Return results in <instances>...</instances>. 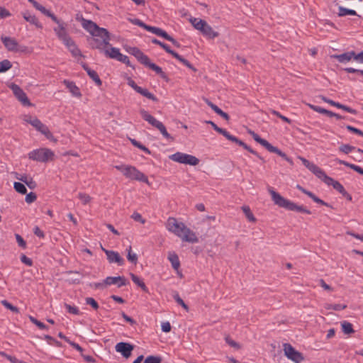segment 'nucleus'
<instances>
[{"label": "nucleus", "instance_id": "obj_22", "mask_svg": "<svg viewBox=\"0 0 363 363\" xmlns=\"http://www.w3.org/2000/svg\"><path fill=\"white\" fill-rule=\"evenodd\" d=\"M308 169L322 181H324L328 177L325 172L314 163H311Z\"/></svg>", "mask_w": 363, "mask_h": 363}, {"label": "nucleus", "instance_id": "obj_16", "mask_svg": "<svg viewBox=\"0 0 363 363\" xmlns=\"http://www.w3.org/2000/svg\"><path fill=\"white\" fill-rule=\"evenodd\" d=\"M1 40L9 51H16L18 43L15 38L1 35Z\"/></svg>", "mask_w": 363, "mask_h": 363}, {"label": "nucleus", "instance_id": "obj_48", "mask_svg": "<svg viewBox=\"0 0 363 363\" xmlns=\"http://www.w3.org/2000/svg\"><path fill=\"white\" fill-rule=\"evenodd\" d=\"M1 303L4 306H5L7 309H9L12 312H13L15 313H19V309L16 306H13L11 303H10L6 300H2L1 301Z\"/></svg>", "mask_w": 363, "mask_h": 363}, {"label": "nucleus", "instance_id": "obj_43", "mask_svg": "<svg viewBox=\"0 0 363 363\" xmlns=\"http://www.w3.org/2000/svg\"><path fill=\"white\" fill-rule=\"evenodd\" d=\"M13 188L18 193L21 194H26L27 192L25 185L21 182H14Z\"/></svg>", "mask_w": 363, "mask_h": 363}, {"label": "nucleus", "instance_id": "obj_55", "mask_svg": "<svg viewBox=\"0 0 363 363\" xmlns=\"http://www.w3.org/2000/svg\"><path fill=\"white\" fill-rule=\"evenodd\" d=\"M85 302L87 305H90L94 310H97L99 308L98 303L91 297L86 298Z\"/></svg>", "mask_w": 363, "mask_h": 363}, {"label": "nucleus", "instance_id": "obj_31", "mask_svg": "<svg viewBox=\"0 0 363 363\" xmlns=\"http://www.w3.org/2000/svg\"><path fill=\"white\" fill-rule=\"evenodd\" d=\"M130 276L131 277L132 281L137 286H138L140 288H141V289L144 292L149 293V290H148L147 287L146 286L145 284L144 283V281L142 279H140L138 276H136L135 274H134L133 273H130Z\"/></svg>", "mask_w": 363, "mask_h": 363}, {"label": "nucleus", "instance_id": "obj_29", "mask_svg": "<svg viewBox=\"0 0 363 363\" xmlns=\"http://www.w3.org/2000/svg\"><path fill=\"white\" fill-rule=\"evenodd\" d=\"M67 48L69 49V50L71 52L73 56L77 57L81 55V52L79 49L77 48L74 42L71 38L68 41L64 43Z\"/></svg>", "mask_w": 363, "mask_h": 363}, {"label": "nucleus", "instance_id": "obj_11", "mask_svg": "<svg viewBox=\"0 0 363 363\" xmlns=\"http://www.w3.org/2000/svg\"><path fill=\"white\" fill-rule=\"evenodd\" d=\"M57 24V27L54 28V32L55 33L57 38L62 40L64 43L71 39L67 31V24L57 18V22H55Z\"/></svg>", "mask_w": 363, "mask_h": 363}, {"label": "nucleus", "instance_id": "obj_12", "mask_svg": "<svg viewBox=\"0 0 363 363\" xmlns=\"http://www.w3.org/2000/svg\"><path fill=\"white\" fill-rule=\"evenodd\" d=\"M161 48H162L167 53L172 55L174 58L182 62L184 65L192 69L194 72H196L197 69L185 58L182 56L179 55L177 52L172 50L169 45L162 43L161 45Z\"/></svg>", "mask_w": 363, "mask_h": 363}, {"label": "nucleus", "instance_id": "obj_3", "mask_svg": "<svg viewBox=\"0 0 363 363\" xmlns=\"http://www.w3.org/2000/svg\"><path fill=\"white\" fill-rule=\"evenodd\" d=\"M268 191L270 194L274 204L279 207L291 211L303 213L308 215L311 214V211L307 209L304 206L298 205L296 203L285 199L281 194L275 191L272 187H269Z\"/></svg>", "mask_w": 363, "mask_h": 363}, {"label": "nucleus", "instance_id": "obj_27", "mask_svg": "<svg viewBox=\"0 0 363 363\" xmlns=\"http://www.w3.org/2000/svg\"><path fill=\"white\" fill-rule=\"evenodd\" d=\"M168 259L171 262L172 268L178 271L180 267V262L178 255L174 252H169L168 254Z\"/></svg>", "mask_w": 363, "mask_h": 363}, {"label": "nucleus", "instance_id": "obj_59", "mask_svg": "<svg viewBox=\"0 0 363 363\" xmlns=\"http://www.w3.org/2000/svg\"><path fill=\"white\" fill-rule=\"evenodd\" d=\"M37 199V196H36V194L34 193V192H30L29 194H28L26 196V202L28 203H31L33 202H34Z\"/></svg>", "mask_w": 363, "mask_h": 363}, {"label": "nucleus", "instance_id": "obj_18", "mask_svg": "<svg viewBox=\"0 0 363 363\" xmlns=\"http://www.w3.org/2000/svg\"><path fill=\"white\" fill-rule=\"evenodd\" d=\"M224 137L228 139V140L233 142L236 144H238L240 146H242L245 150H247L252 154H256V151L252 150L250 146H248L247 144H245L243 141L238 139L237 137L230 134L228 131L224 135Z\"/></svg>", "mask_w": 363, "mask_h": 363}, {"label": "nucleus", "instance_id": "obj_46", "mask_svg": "<svg viewBox=\"0 0 363 363\" xmlns=\"http://www.w3.org/2000/svg\"><path fill=\"white\" fill-rule=\"evenodd\" d=\"M356 147L348 144H342L339 147V150L345 154H349L352 150H355Z\"/></svg>", "mask_w": 363, "mask_h": 363}, {"label": "nucleus", "instance_id": "obj_13", "mask_svg": "<svg viewBox=\"0 0 363 363\" xmlns=\"http://www.w3.org/2000/svg\"><path fill=\"white\" fill-rule=\"evenodd\" d=\"M115 350L117 352L121 353L123 357L128 359L131 356L134 345L128 342H120L116 345Z\"/></svg>", "mask_w": 363, "mask_h": 363}, {"label": "nucleus", "instance_id": "obj_7", "mask_svg": "<svg viewBox=\"0 0 363 363\" xmlns=\"http://www.w3.org/2000/svg\"><path fill=\"white\" fill-rule=\"evenodd\" d=\"M172 160L181 163L196 166L199 163V160L195 156L177 152L169 156Z\"/></svg>", "mask_w": 363, "mask_h": 363}, {"label": "nucleus", "instance_id": "obj_60", "mask_svg": "<svg viewBox=\"0 0 363 363\" xmlns=\"http://www.w3.org/2000/svg\"><path fill=\"white\" fill-rule=\"evenodd\" d=\"M205 101H206V104L208 106H210L218 115L220 113V111H222V110L218 106H217L216 104L212 103L208 99H205Z\"/></svg>", "mask_w": 363, "mask_h": 363}, {"label": "nucleus", "instance_id": "obj_37", "mask_svg": "<svg viewBox=\"0 0 363 363\" xmlns=\"http://www.w3.org/2000/svg\"><path fill=\"white\" fill-rule=\"evenodd\" d=\"M342 330L345 334L350 335L354 333L352 323L346 320L341 322Z\"/></svg>", "mask_w": 363, "mask_h": 363}, {"label": "nucleus", "instance_id": "obj_8", "mask_svg": "<svg viewBox=\"0 0 363 363\" xmlns=\"http://www.w3.org/2000/svg\"><path fill=\"white\" fill-rule=\"evenodd\" d=\"M125 177L139 182H144L147 184H150L148 178L143 172L139 171L136 167L130 165H127V169H125Z\"/></svg>", "mask_w": 363, "mask_h": 363}, {"label": "nucleus", "instance_id": "obj_4", "mask_svg": "<svg viewBox=\"0 0 363 363\" xmlns=\"http://www.w3.org/2000/svg\"><path fill=\"white\" fill-rule=\"evenodd\" d=\"M126 50L129 54L133 55L140 64L155 72L162 79L168 80L167 74L162 71V68L156 64L151 62L148 56L144 54L139 48L129 47Z\"/></svg>", "mask_w": 363, "mask_h": 363}, {"label": "nucleus", "instance_id": "obj_20", "mask_svg": "<svg viewBox=\"0 0 363 363\" xmlns=\"http://www.w3.org/2000/svg\"><path fill=\"white\" fill-rule=\"evenodd\" d=\"M24 121L28 123H30L32 126H33L38 131L42 132L45 128L46 125L43 124L38 118L31 117L30 116H26Z\"/></svg>", "mask_w": 363, "mask_h": 363}, {"label": "nucleus", "instance_id": "obj_47", "mask_svg": "<svg viewBox=\"0 0 363 363\" xmlns=\"http://www.w3.org/2000/svg\"><path fill=\"white\" fill-rule=\"evenodd\" d=\"M205 123H207V124H210L211 126H212V128L216 132H218V133L223 135V136L225 134V133L227 132V130L225 129H223V128H221L218 127L214 122H213L211 121H206Z\"/></svg>", "mask_w": 363, "mask_h": 363}, {"label": "nucleus", "instance_id": "obj_54", "mask_svg": "<svg viewBox=\"0 0 363 363\" xmlns=\"http://www.w3.org/2000/svg\"><path fill=\"white\" fill-rule=\"evenodd\" d=\"M162 358L158 356H148L144 361V363H161Z\"/></svg>", "mask_w": 363, "mask_h": 363}, {"label": "nucleus", "instance_id": "obj_53", "mask_svg": "<svg viewBox=\"0 0 363 363\" xmlns=\"http://www.w3.org/2000/svg\"><path fill=\"white\" fill-rule=\"evenodd\" d=\"M174 298L175 301L180 305L184 309H185L186 311H189L188 306L184 303V301L182 300V298L179 296L177 293H176L174 295Z\"/></svg>", "mask_w": 363, "mask_h": 363}, {"label": "nucleus", "instance_id": "obj_25", "mask_svg": "<svg viewBox=\"0 0 363 363\" xmlns=\"http://www.w3.org/2000/svg\"><path fill=\"white\" fill-rule=\"evenodd\" d=\"M23 18L30 24L35 26L38 28H42V24L39 22L35 16L31 15L28 11L22 13Z\"/></svg>", "mask_w": 363, "mask_h": 363}, {"label": "nucleus", "instance_id": "obj_14", "mask_svg": "<svg viewBox=\"0 0 363 363\" xmlns=\"http://www.w3.org/2000/svg\"><path fill=\"white\" fill-rule=\"evenodd\" d=\"M102 250L106 253L109 263H116L118 266L124 264V259L120 256L119 253L113 250H108L101 246Z\"/></svg>", "mask_w": 363, "mask_h": 363}, {"label": "nucleus", "instance_id": "obj_64", "mask_svg": "<svg viewBox=\"0 0 363 363\" xmlns=\"http://www.w3.org/2000/svg\"><path fill=\"white\" fill-rule=\"evenodd\" d=\"M131 218L135 221L140 222L141 223H145V220L143 218L142 216L139 213H133V215L131 216Z\"/></svg>", "mask_w": 363, "mask_h": 363}, {"label": "nucleus", "instance_id": "obj_41", "mask_svg": "<svg viewBox=\"0 0 363 363\" xmlns=\"http://www.w3.org/2000/svg\"><path fill=\"white\" fill-rule=\"evenodd\" d=\"M347 308V305H342V304H330V303H326L325 305V308L327 310H334V311H341L343 309H345Z\"/></svg>", "mask_w": 363, "mask_h": 363}, {"label": "nucleus", "instance_id": "obj_63", "mask_svg": "<svg viewBox=\"0 0 363 363\" xmlns=\"http://www.w3.org/2000/svg\"><path fill=\"white\" fill-rule=\"evenodd\" d=\"M346 128L349 131L363 137V131H362L361 130H359L358 128H354V127H353L352 125H346Z\"/></svg>", "mask_w": 363, "mask_h": 363}, {"label": "nucleus", "instance_id": "obj_51", "mask_svg": "<svg viewBox=\"0 0 363 363\" xmlns=\"http://www.w3.org/2000/svg\"><path fill=\"white\" fill-rule=\"evenodd\" d=\"M41 133L44 135L46 137V138L54 143H56L57 141V140L53 136L52 133L50 131L48 126H46V128L41 132Z\"/></svg>", "mask_w": 363, "mask_h": 363}, {"label": "nucleus", "instance_id": "obj_32", "mask_svg": "<svg viewBox=\"0 0 363 363\" xmlns=\"http://www.w3.org/2000/svg\"><path fill=\"white\" fill-rule=\"evenodd\" d=\"M335 161L340 164H343L347 167H350V169H353L354 171L358 172L359 174L363 175V169L360 167L359 166L355 165L354 164L349 163L345 160H342L340 159H336Z\"/></svg>", "mask_w": 363, "mask_h": 363}, {"label": "nucleus", "instance_id": "obj_34", "mask_svg": "<svg viewBox=\"0 0 363 363\" xmlns=\"http://www.w3.org/2000/svg\"><path fill=\"white\" fill-rule=\"evenodd\" d=\"M338 10L339 12L337 13V16L340 17L345 16L347 15L358 16L359 17L354 10L347 9L342 6H338Z\"/></svg>", "mask_w": 363, "mask_h": 363}, {"label": "nucleus", "instance_id": "obj_10", "mask_svg": "<svg viewBox=\"0 0 363 363\" xmlns=\"http://www.w3.org/2000/svg\"><path fill=\"white\" fill-rule=\"evenodd\" d=\"M284 354L291 361L295 363H301L304 357L298 351L296 350L290 344H284Z\"/></svg>", "mask_w": 363, "mask_h": 363}, {"label": "nucleus", "instance_id": "obj_17", "mask_svg": "<svg viewBox=\"0 0 363 363\" xmlns=\"http://www.w3.org/2000/svg\"><path fill=\"white\" fill-rule=\"evenodd\" d=\"M224 137L228 139V140L233 142L236 144H238L240 146H242L245 150H247L252 154H256V151L252 150L250 146H248L247 144H245L243 141L238 139L237 137L230 134L228 131L224 135Z\"/></svg>", "mask_w": 363, "mask_h": 363}, {"label": "nucleus", "instance_id": "obj_40", "mask_svg": "<svg viewBox=\"0 0 363 363\" xmlns=\"http://www.w3.org/2000/svg\"><path fill=\"white\" fill-rule=\"evenodd\" d=\"M12 67V64L9 60L0 62V73L5 72Z\"/></svg>", "mask_w": 363, "mask_h": 363}, {"label": "nucleus", "instance_id": "obj_58", "mask_svg": "<svg viewBox=\"0 0 363 363\" xmlns=\"http://www.w3.org/2000/svg\"><path fill=\"white\" fill-rule=\"evenodd\" d=\"M271 113L273 115H274V116L279 117V118H281L283 121H284V122H286V123H287L289 124L291 123V119H289L287 117L281 115L279 112H278V111H277L275 110H271Z\"/></svg>", "mask_w": 363, "mask_h": 363}, {"label": "nucleus", "instance_id": "obj_6", "mask_svg": "<svg viewBox=\"0 0 363 363\" xmlns=\"http://www.w3.org/2000/svg\"><path fill=\"white\" fill-rule=\"evenodd\" d=\"M54 152L48 148L34 150L28 153V158L30 160L40 162L52 161L54 160Z\"/></svg>", "mask_w": 363, "mask_h": 363}, {"label": "nucleus", "instance_id": "obj_2", "mask_svg": "<svg viewBox=\"0 0 363 363\" xmlns=\"http://www.w3.org/2000/svg\"><path fill=\"white\" fill-rule=\"evenodd\" d=\"M167 229L180 238L183 241L190 243L199 242L196 233L187 228L184 223H179L174 218H169L167 223Z\"/></svg>", "mask_w": 363, "mask_h": 363}, {"label": "nucleus", "instance_id": "obj_9", "mask_svg": "<svg viewBox=\"0 0 363 363\" xmlns=\"http://www.w3.org/2000/svg\"><path fill=\"white\" fill-rule=\"evenodd\" d=\"M9 87L12 90L14 96L16 97V99L23 105L26 106H30L32 104L30 103V100L28 99L26 94L24 92V91L17 84L14 83H11Z\"/></svg>", "mask_w": 363, "mask_h": 363}, {"label": "nucleus", "instance_id": "obj_57", "mask_svg": "<svg viewBox=\"0 0 363 363\" xmlns=\"http://www.w3.org/2000/svg\"><path fill=\"white\" fill-rule=\"evenodd\" d=\"M310 198L315 203H319V204H321L323 206H328V207H330V208H332V206L325 202L324 201H323L322 199H319L318 196H316L313 193H312L311 196H310Z\"/></svg>", "mask_w": 363, "mask_h": 363}, {"label": "nucleus", "instance_id": "obj_28", "mask_svg": "<svg viewBox=\"0 0 363 363\" xmlns=\"http://www.w3.org/2000/svg\"><path fill=\"white\" fill-rule=\"evenodd\" d=\"M202 34L211 39H213L219 35V33L213 30L212 27L208 23L201 30Z\"/></svg>", "mask_w": 363, "mask_h": 363}, {"label": "nucleus", "instance_id": "obj_19", "mask_svg": "<svg viewBox=\"0 0 363 363\" xmlns=\"http://www.w3.org/2000/svg\"><path fill=\"white\" fill-rule=\"evenodd\" d=\"M355 56V52L354 51H350L344 52L340 55H331L332 58L336 59L340 63H347L352 60H354Z\"/></svg>", "mask_w": 363, "mask_h": 363}, {"label": "nucleus", "instance_id": "obj_42", "mask_svg": "<svg viewBox=\"0 0 363 363\" xmlns=\"http://www.w3.org/2000/svg\"><path fill=\"white\" fill-rule=\"evenodd\" d=\"M127 252H128V255H127L128 260L135 264L138 262V256L136 254L132 252L131 246H129V247L127 249Z\"/></svg>", "mask_w": 363, "mask_h": 363}, {"label": "nucleus", "instance_id": "obj_56", "mask_svg": "<svg viewBox=\"0 0 363 363\" xmlns=\"http://www.w3.org/2000/svg\"><path fill=\"white\" fill-rule=\"evenodd\" d=\"M65 308H67L68 313L74 314V315H79L80 311L79 308L76 306H72L69 304L65 303Z\"/></svg>", "mask_w": 363, "mask_h": 363}, {"label": "nucleus", "instance_id": "obj_50", "mask_svg": "<svg viewBox=\"0 0 363 363\" xmlns=\"http://www.w3.org/2000/svg\"><path fill=\"white\" fill-rule=\"evenodd\" d=\"M78 198L81 200L84 205L89 203L91 201V197L85 193H79Z\"/></svg>", "mask_w": 363, "mask_h": 363}, {"label": "nucleus", "instance_id": "obj_52", "mask_svg": "<svg viewBox=\"0 0 363 363\" xmlns=\"http://www.w3.org/2000/svg\"><path fill=\"white\" fill-rule=\"evenodd\" d=\"M29 319L31 321V323L35 324L40 329H41V330H47L48 329V326L46 325H45L43 323L37 320L35 318H34L33 316H29Z\"/></svg>", "mask_w": 363, "mask_h": 363}, {"label": "nucleus", "instance_id": "obj_33", "mask_svg": "<svg viewBox=\"0 0 363 363\" xmlns=\"http://www.w3.org/2000/svg\"><path fill=\"white\" fill-rule=\"evenodd\" d=\"M189 21L193 25V26L199 31H201L203 28V27L207 24V22L206 21L196 18H191Z\"/></svg>", "mask_w": 363, "mask_h": 363}, {"label": "nucleus", "instance_id": "obj_49", "mask_svg": "<svg viewBox=\"0 0 363 363\" xmlns=\"http://www.w3.org/2000/svg\"><path fill=\"white\" fill-rule=\"evenodd\" d=\"M130 141H131V143L135 147H138L139 149L142 150L143 151H144L145 152H146L147 154H150V150L147 147H146L145 145L141 144L140 142L137 141L135 139H131Z\"/></svg>", "mask_w": 363, "mask_h": 363}, {"label": "nucleus", "instance_id": "obj_38", "mask_svg": "<svg viewBox=\"0 0 363 363\" xmlns=\"http://www.w3.org/2000/svg\"><path fill=\"white\" fill-rule=\"evenodd\" d=\"M242 210L243 213H245V216L247 217V218L250 221H251V222H255L256 221V218L254 216L253 213H252V211H251V210H250L249 206H242Z\"/></svg>", "mask_w": 363, "mask_h": 363}, {"label": "nucleus", "instance_id": "obj_35", "mask_svg": "<svg viewBox=\"0 0 363 363\" xmlns=\"http://www.w3.org/2000/svg\"><path fill=\"white\" fill-rule=\"evenodd\" d=\"M137 92L155 102L158 101V99L147 89L140 87Z\"/></svg>", "mask_w": 363, "mask_h": 363}, {"label": "nucleus", "instance_id": "obj_23", "mask_svg": "<svg viewBox=\"0 0 363 363\" xmlns=\"http://www.w3.org/2000/svg\"><path fill=\"white\" fill-rule=\"evenodd\" d=\"M84 69L86 72L89 77L95 82L97 86H100L102 84V82L99 78L97 72L93 69H91L86 64L82 65Z\"/></svg>", "mask_w": 363, "mask_h": 363}, {"label": "nucleus", "instance_id": "obj_26", "mask_svg": "<svg viewBox=\"0 0 363 363\" xmlns=\"http://www.w3.org/2000/svg\"><path fill=\"white\" fill-rule=\"evenodd\" d=\"M267 150L270 152L276 153L279 156L281 157L284 160L287 161L291 164H293L292 160L278 147L273 146L272 144H270Z\"/></svg>", "mask_w": 363, "mask_h": 363}, {"label": "nucleus", "instance_id": "obj_24", "mask_svg": "<svg viewBox=\"0 0 363 363\" xmlns=\"http://www.w3.org/2000/svg\"><path fill=\"white\" fill-rule=\"evenodd\" d=\"M63 83L73 96L77 97H80L82 96L79 89L76 86L74 82L65 79Z\"/></svg>", "mask_w": 363, "mask_h": 363}, {"label": "nucleus", "instance_id": "obj_39", "mask_svg": "<svg viewBox=\"0 0 363 363\" xmlns=\"http://www.w3.org/2000/svg\"><path fill=\"white\" fill-rule=\"evenodd\" d=\"M118 51H119V49L116 48H113V47H111L110 48H106V50H104V54L106 55V57H108L111 59H113L116 57V55Z\"/></svg>", "mask_w": 363, "mask_h": 363}, {"label": "nucleus", "instance_id": "obj_15", "mask_svg": "<svg viewBox=\"0 0 363 363\" xmlns=\"http://www.w3.org/2000/svg\"><path fill=\"white\" fill-rule=\"evenodd\" d=\"M106 285L116 284L118 288L125 286L128 284L126 279L124 277H108L104 280Z\"/></svg>", "mask_w": 363, "mask_h": 363}, {"label": "nucleus", "instance_id": "obj_5", "mask_svg": "<svg viewBox=\"0 0 363 363\" xmlns=\"http://www.w3.org/2000/svg\"><path fill=\"white\" fill-rule=\"evenodd\" d=\"M140 114L145 121L148 122L151 125L158 129L164 138L172 141L174 140V138L172 137L170 134L167 131L166 127L162 122L157 120L145 109H140Z\"/></svg>", "mask_w": 363, "mask_h": 363}, {"label": "nucleus", "instance_id": "obj_30", "mask_svg": "<svg viewBox=\"0 0 363 363\" xmlns=\"http://www.w3.org/2000/svg\"><path fill=\"white\" fill-rule=\"evenodd\" d=\"M35 9L40 11L46 16L50 18L52 20V21L57 22V18L56 17V16L53 14L51 11L48 10L45 7L40 4L39 3L35 6Z\"/></svg>", "mask_w": 363, "mask_h": 363}, {"label": "nucleus", "instance_id": "obj_61", "mask_svg": "<svg viewBox=\"0 0 363 363\" xmlns=\"http://www.w3.org/2000/svg\"><path fill=\"white\" fill-rule=\"evenodd\" d=\"M15 236L18 245L25 249L26 247V242L23 238L18 234H16Z\"/></svg>", "mask_w": 363, "mask_h": 363}, {"label": "nucleus", "instance_id": "obj_1", "mask_svg": "<svg viewBox=\"0 0 363 363\" xmlns=\"http://www.w3.org/2000/svg\"><path fill=\"white\" fill-rule=\"evenodd\" d=\"M82 26L92 35V38L88 40L92 49L104 52L106 48L111 47L110 33L106 28H100L94 21L84 18H82Z\"/></svg>", "mask_w": 363, "mask_h": 363}, {"label": "nucleus", "instance_id": "obj_44", "mask_svg": "<svg viewBox=\"0 0 363 363\" xmlns=\"http://www.w3.org/2000/svg\"><path fill=\"white\" fill-rule=\"evenodd\" d=\"M253 139L258 143H259L261 145L264 147L266 149L268 148L270 143L265 139L262 138L257 133L255 134L254 137H252Z\"/></svg>", "mask_w": 363, "mask_h": 363}, {"label": "nucleus", "instance_id": "obj_62", "mask_svg": "<svg viewBox=\"0 0 363 363\" xmlns=\"http://www.w3.org/2000/svg\"><path fill=\"white\" fill-rule=\"evenodd\" d=\"M11 16V13L9 10L6 9L4 7L0 6V18H5Z\"/></svg>", "mask_w": 363, "mask_h": 363}, {"label": "nucleus", "instance_id": "obj_45", "mask_svg": "<svg viewBox=\"0 0 363 363\" xmlns=\"http://www.w3.org/2000/svg\"><path fill=\"white\" fill-rule=\"evenodd\" d=\"M334 106H335L338 108H341V109H342L348 113H350L352 114H357V111L355 109H353L349 106H347L340 104L338 102H335Z\"/></svg>", "mask_w": 363, "mask_h": 363}, {"label": "nucleus", "instance_id": "obj_36", "mask_svg": "<svg viewBox=\"0 0 363 363\" xmlns=\"http://www.w3.org/2000/svg\"><path fill=\"white\" fill-rule=\"evenodd\" d=\"M113 59L125 64L128 67L134 68V67L131 65L128 57L121 53L120 50L118 52V53L116 54V57Z\"/></svg>", "mask_w": 363, "mask_h": 363}, {"label": "nucleus", "instance_id": "obj_21", "mask_svg": "<svg viewBox=\"0 0 363 363\" xmlns=\"http://www.w3.org/2000/svg\"><path fill=\"white\" fill-rule=\"evenodd\" d=\"M323 182L327 185L333 186V187L341 194H342L343 192L346 191L344 186L339 182L334 180L333 178L328 176L325 177V179Z\"/></svg>", "mask_w": 363, "mask_h": 363}]
</instances>
